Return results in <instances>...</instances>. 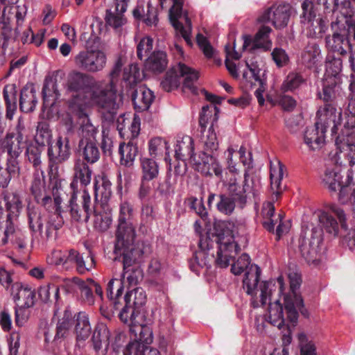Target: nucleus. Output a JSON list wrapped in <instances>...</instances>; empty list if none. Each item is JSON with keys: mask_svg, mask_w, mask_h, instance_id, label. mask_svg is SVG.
<instances>
[{"mask_svg": "<svg viewBox=\"0 0 355 355\" xmlns=\"http://www.w3.org/2000/svg\"><path fill=\"white\" fill-rule=\"evenodd\" d=\"M69 110L78 118V121L76 123L73 121L74 132L77 131L80 140L85 142L96 141L98 129L91 123L85 113L83 98L79 95L73 96L69 101Z\"/></svg>", "mask_w": 355, "mask_h": 355, "instance_id": "9b49d317", "label": "nucleus"}, {"mask_svg": "<svg viewBox=\"0 0 355 355\" xmlns=\"http://www.w3.org/2000/svg\"><path fill=\"white\" fill-rule=\"evenodd\" d=\"M302 9L300 22L307 37L322 38L328 29V20L317 15L315 8L311 3H308L306 1L302 3Z\"/></svg>", "mask_w": 355, "mask_h": 355, "instance_id": "f3484780", "label": "nucleus"}, {"mask_svg": "<svg viewBox=\"0 0 355 355\" xmlns=\"http://www.w3.org/2000/svg\"><path fill=\"white\" fill-rule=\"evenodd\" d=\"M201 141L203 144V151L208 153H214L218 148V142L216 137V133L214 128V123L209 129L205 132L201 133Z\"/></svg>", "mask_w": 355, "mask_h": 355, "instance_id": "bf43d9fd", "label": "nucleus"}, {"mask_svg": "<svg viewBox=\"0 0 355 355\" xmlns=\"http://www.w3.org/2000/svg\"><path fill=\"white\" fill-rule=\"evenodd\" d=\"M110 337V333L107 325L103 322L97 323L92 338L93 349L96 353L105 354L107 352Z\"/></svg>", "mask_w": 355, "mask_h": 355, "instance_id": "2f4dec72", "label": "nucleus"}, {"mask_svg": "<svg viewBox=\"0 0 355 355\" xmlns=\"http://www.w3.org/2000/svg\"><path fill=\"white\" fill-rule=\"evenodd\" d=\"M138 153L137 144L133 139H130L128 143H121L119 146L121 164L127 167L132 166Z\"/></svg>", "mask_w": 355, "mask_h": 355, "instance_id": "ea45409f", "label": "nucleus"}, {"mask_svg": "<svg viewBox=\"0 0 355 355\" xmlns=\"http://www.w3.org/2000/svg\"><path fill=\"white\" fill-rule=\"evenodd\" d=\"M31 191L35 200L37 198H42V196L47 193L44 171L34 173Z\"/></svg>", "mask_w": 355, "mask_h": 355, "instance_id": "e2e57ef3", "label": "nucleus"}, {"mask_svg": "<svg viewBox=\"0 0 355 355\" xmlns=\"http://www.w3.org/2000/svg\"><path fill=\"white\" fill-rule=\"evenodd\" d=\"M67 89L68 92L76 93L72 95L68 102L73 96L79 95L83 98L84 106L85 101L83 96L78 94V92H89L91 102L101 110L104 117L107 116V103L104 98L105 92L102 91V86L100 85L93 76L84 72L73 71L68 76Z\"/></svg>", "mask_w": 355, "mask_h": 355, "instance_id": "39448f33", "label": "nucleus"}, {"mask_svg": "<svg viewBox=\"0 0 355 355\" xmlns=\"http://www.w3.org/2000/svg\"><path fill=\"white\" fill-rule=\"evenodd\" d=\"M326 71L324 78H338L341 80L340 72L343 69V60L340 55L328 53L326 58Z\"/></svg>", "mask_w": 355, "mask_h": 355, "instance_id": "864d4df0", "label": "nucleus"}, {"mask_svg": "<svg viewBox=\"0 0 355 355\" xmlns=\"http://www.w3.org/2000/svg\"><path fill=\"white\" fill-rule=\"evenodd\" d=\"M318 120L314 125L307 127L304 135V143L310 149L315 150L320 149L324 143V134L328 128L331 129V135H336L338 126L341 123H330L328 119L327 123L320 121V117L317 114Z\"/></svg>", "mask_w": 355, "mask_h": 355, "instance_id": "aec40b11", "label": "nucleus"}, {"mask_svg": "<svg viewBox=\"0 0 355 355\" xmlns=\"http://www.w3.org/2000/svg\"><path fill=\"white\" fill-rule=\"evenodd\" d=\"M122 66L121 59H118L109 73V83L105 87H102V91L105 92L104 98L107 103V116H105V119L108 121H112L114 119L120 105V100L118 101L116 83L121 72Z\"/></svg>", "mask_w": 355, "mask_h": 355, "instance_id": "a211bd4d", "label": "nucleus"}, {"mask_svg": "<svg viewBox=\"0 0 355 355\" xmlns=\"http://www.w3.org/2000/svg\"><path fill=\"white\" fill-rule=\"evenodd\" d=\"M143 180L148 182L156 178L159 174V166L151 158L144 157L141 159Z\"/></svg>", "mask_w": 355, "mask_h": 355, "instance_id": "680f3d73", "label": "nucleus"}, {"mask_svg": "<svg viewBox=\"0 0 355 355\" xmlns=\"http://www.w3.org/2000/svg\"><path fill=\"white\" fill-rule=\"evenodd\" d=\"M214 233L199 241V250L195 252L189 260L191 270L199 272L202 268H209L214 263L218 267L227 268L241 251L234 241L232 231L223 221L216 223Z\"/></svg>", "mask_w": 355, "mask_h": 355, "instance_id": "f257e3e1", "label": "nucleus"}, {"mask_svg": "<svg viewBox=\"0 0 355 355\" xmlns=\"http://www.w3.org/2000/svg\"><path fill=\"white\" fill-rule=\"evenodd\" d=\"M94 189L96 198L101 196V198L106 200L112 195V183L105 175L98 176L95 179Z\"/></svg>", "mask_w": 355, "mask_h": 355, "instance_id": "052dcab7", "label": "nucleus"}, {"mask_svg": "<svg viewBox=\"0 0 355 355\" xmlns=\"http://www.w3.org/2000/svg\"><path fill=\"white\" fill-rule=\"evenodd\" d=\"M4 209L0 205V245H6L10 241L15 227L11 219L10 214L6 216Z\"/></svg>", "mask_w": 355, "mask_h": 355, "instance_id": "3c124183", "label": "nucleus"}, {"mask_svg": "<svg viewBox=\"0 0 355 355\" xmlns=\"http://www.w3.org/2000/svg\"><path fill=\"white\" fill-rule=\"evenodd\" d=\"M173 3L177 8L175 11H173L171 9L170 10L169 19L171 24L173 28L180 33L186 42L189 45H191L192 42L190 38L191 20L186 17V23L189 26V29H187L178 20L182 15L183 1L182 0H173Z\"/></svg>", "mask_w": 355, "mask_h": 355, "instance_id": "7c9ffc66", "label": "nucleus"}, {"mask_svg": "<svg viewBox=\"0 0 355 355\" xmlns=\"http://www.w3.org/2000/svg\"><path fill=\"white\" fill-rule=\"evenodd\" d=\"M38 204L44 207L49 212L53 213L58 219L61 218V202L60 196L52 195L50 192L42 196V198L35 200Z\"/></svg>", "mask_w": 355, "mask_h": 355, "instance_id": "de8ad7c7", "label": "nucleus"}, {"mask_svg": "<svg viewBox=\"0 0 355 355\" xmlns=\"http://www.w3.org/2000/svg\"><path fill=\"white\" fill-rule=\"evenodd\" d=\"M342 81L338 78H324L321 88L318 89L317 97L324 103L323 107L318 110L320 121L327 123H341L342 112L337 109L338 103L343 97Z\"/></svg>", "mask_w": 355, "mask_h": 355, "instance_id": "20e7f679", "label": "nucleus"}, {"mask_svg": "<svg viewBox=\"0 0 355 355\" xmlns=\"http://www.w3.org/2000/svg\"><path fill=\"white\" fill-rule=\"evenodd\" d=\"M53 259L56 266H62L67 270L76 267L77 272L80 275L85 274L96 266L94 257L92 254H80L73 249L64 252L55 251Z\"/></svg>", "mask_w": 355, "mask_h": 355, "instance_id": "f8f14e48", "label": "nucleus"}, {"mask_svg": "<svg viewBox=\"0 0 355 355\" xmlns=\"http://www.w3.org/2000/svg\"><path fill=\"white\" fill-rule=\"evenodd\" d=\"M284 165L280 162L277 164V167L270 166V187L277 200L282 195L284 187L282 185V180L284 174Z\"/></svg>", "mask_w": 355, "mask_h": 355, "instance_id": "a18cd8bd", "label": "nucleus"}, {"mask_svg": "<svg viewBox=\"0 0 355 355\" xmlns=\"http://www.w3.org/2000/svg\"><path fill=\"white\" fill-rule=\"evenodd\" d=\"M215 203L217 210L225 215H230L235 209L236 202L229 194L210 193L207 199L209 208Z\"/></svg>", "mask_w": 355, "mask_h": 355, "instance_id": "72a5a7b5", "label": "nucleus"}, {"mask_svg": "<svg viewBox=\"0 0 355 355\" xmlns=\"http://www.w3.org/2000/svg\"><path fill=\"white\" fill-rule=\"evenodd\" d=\"M136 19L142 20L147 26L156 25L158 21L157 9L148 4L146 13H144V6H137L132 11Z\"/></svg>", "mask_w": 355, "mask_h": 355, "instance_id": "5fc2aeb1", "label": "nucleus"}, {"mask_svg": "<svg viewBox=\"0 0 355 355\" xmlns=\"http://www.w3.org/2000/svg\"><path fill=\"white\" fill-rule=\"evenodd\" d=\"M124 306L119 313V319L123 323L139 322L138 318H143L141 311L146 302V295L141 288H135L128 291L123 297Z\"/></svg>", "mask_w": 355, "mask_h": 355, "instance_id": "2eb2a0df", "label": "nucleus"}, {"mask_svg": "<svg viewBox=\"0 0 355 355\" xmlns=\"http://www.w3.org/2000/svg\"><path fill=\"white\" fill-rule=\"evenodd\" d=\"M149 254H144L141 257L139 261L135 262L131 266H128L127 268H124V264H123V279L126 277L128 284L132 285H137L139 281L143 279L142 270L139 268H134V266L138 263H140L143 261L144 259L148 257Z\"/></svg>", "mask_w": 355, "mask_h": 355, "instance_id": "6e6d98bb", "label": "nucleus"}, {"mask_svg": "<svg viewBox=\"0 0 355 355\" xmlns=\"http://www.w3.org/2000/svg\"><path fill=\"white\" fill-rule=\"evenodd\" d=\"M275 208L272 202H268L263 207L262 213L265 220L262 223L263 227L270 232H274L275 226L279 223L276 229L277 240H279L284 233L283 223H282L284 217L283 214L275 215Z\"/></svg>", "mask_w": 355, "mask_h": 355, "instance_id": "bb28decb", "label": "nucleus"}, {"mask_svg": "<svg viewBox=\"0 0 355 355\" xmlns=\"http://www.w3.org/2000/svg\"><path fill=\"white\" fill-rule=\"evenodd\" d=\"M65 136H59L55 143L48 146V166L51 173H59L60 168L71 156V138L74 133L75 125L73 117H68L64 123Z\"/></svg>", "mask_w": 355, "mask_h": 355, "instance_id": "0eeeda50", "label": "nucleus"}, {"mask_svg": "<svg viewBox=\"0 0 355 355\" xmlns=\"http://www.w3.org/2000/svg\"><path fill=\"white\" fill-rule=\"evenodd\" d=\"M272 29L268 26H261L253 38V49H261L268 51L271 49L272 41L270 40V33Z\"/></svg>", "mask_w": 355, "mask_h": 355, "instance_id": "8fccbe9b", "label": "nucleus"}, {"mask_svg": "<svg viewBox=\"0 0 355 355\" xmlns=\"http://www.w3.org/2000/svg\"><path fill=\"white\" fill-rule=\"evenodd\" d=\"M140 78L139 68L132 64L125 68L121 80V93L131 97L134 109L137 112L148 110L154 101L153 92L144 85H138Z\"/></svg>", "mask_w": 355, "mask_h": 355, "instance_id": "7ed1b4c3", "label": "nucleus"}, {"mask_svg": "<svg viewBox=\"0 0 355 355\" xmlns=\"http://www.w3.org/2000/svg\"><path fill=\"white\" fill-rule=\"evenodd\" d=\"M277 290V295L284 294V278L279 276L276 280L262 282L260 285V297L262 306L268 303L269 304V322L277 326L281 329L285 327V319L284 318L283 306L279 303V299H275L272 303L273 294Z\"/></svg>", "mask_w": 355, "mask_h": 355, "instance_id": "423d86ee", "label": "nucleus"}, {"mask_svg": "<svg viewBox=\"0 0 355 355\" xmlns=\"http://www.w3.org/2000/svg\"><path fill=\"white\" fill-rule=\"evenodd\" d=\"M87 164L80 159H78L74 165V180L71 183V187H74L75 184L78 182L84 187L90 183L92 171Z\"/></svg>", "mask_w": 355, "mask_h": 355, "instance_id": "79ce46f5", "label": "nucleus"}, {"mask_svg": "<svg viewBox=\"0 0 355 355\" xmlns=\"http://www.w3.org/2000/svg\"><path fill=\"white\" fill-rule=\"evenodd\" d=\"M321 58L320 49L315 43H309L301 55L302 64L309 69L315 67Z\"/></svg>", "mask_w": 355, "mask_h": 355, "instance_id": "49530a36", "label": "nucleus"}, {"mask_svg": "<svg viewBox=\"0 0 355 355\" xmlns=\"http://www.w3.org/2000/svg\"><path fill=\"white\" fill-rule=\"evenodd\" d=\"M184 77L183 87L189 89L192 93L197 94L198 89L194 86V82L198 79V73L184 63L180 62L176 69L166 72L164 80L161 82L162 88L166 92L178 88L181 83V78Z\"/></svg>", "mask_w": 355, "mask_h": 355, "instance_id": "ddd939ff", "label": "nucleus"}, {"mask_svg": "<svg viewBox=\"0 0 355 355\" xmlns=\"http://www.w3.org/2000/svg\"><path fill=\"white\" fill-rule=\"evenodd\" d=\"M73 282L80 290V297L83 301L89 306L94 305L95 297L92 288L90 278L84 281L78 277H75L73 278Z\"/></svg>", "mask_w": 355, "mask_h": 355, "instance_id": "4d7b16f0", "label": "nucleus"}, {"mask_svg": "<svg viewBox=\"0 0 355 355\" xmlns=\"http://www.w3.org/2000/svg\"><path fill=\"white\" fill-rule=\"evenodd\" d=\"M168 149V144L166 140L161 137H155L151 139L148 142V150L150 155L157 157L162 155L164 150Z\"/></svg>", "mask_w": 355, "mask_h": 355, "instance_id": "774afa93", "label": "nucleus"}, {"mask_svg": "<svg viewBox=\"0 0 355 355\" xmlns=\"http://www.w3.org/2000/svg\"><path fill=\"white\" fill-rule=\"evenodd\" d=\"M291 15V5L284 3L278 6L274 5L266 9L263 13L259 16L258 20L259 22L262 23L271 21L275 28L281 29L288 25Z\"/></svg>", "mask_w": 355, "mask_h": 355, "instance_id": "393cba45", "label": "nucleus"}, {"mask_svg": "<svg viewBox=\"0 0 355 355\" xmlns=\"http://www.w3.org/2000/svg\"><path fill=\"white\" fill-rule=\"evenodd\" d=\"M3 96L6 108V117L11 121L17 107L15 85H6L3 87Z\"/></svg>", "mask_w": 355, "mask_h": 355, "instance_id": "c03bdc74", "label": "nucleus"}, {"mask_svg": "<svg viewBox=\"0 0 355 355\" xmlns=\"http://www.w3.org/2000/svg\"><path fill=\"white\" fill-rule=\"evenodd\" d=\"M305 83V78L300 73H289L284 81L282 89L284 92H292Z\"/></svg>", "mask_w": 355, "mask_h": 355, "instance_id": "69168bd1", "label": "nucleus"}, {"mask_svg": "<svg viewBox=\"0 0 355 355\" xmlns=\"http://www.w3.org/2000/svg\"><path fill=\"white\" fill-rule=\"evenodd\" d=\"M284 307L287 314V320L292 323L293 327H295L297 322L298 311L304 318H308L309 317V312L304 307L302 296H294V298H291L290 296H285Z\"/></svg>", "mask_w": 355, "mask_h": 355, "instance_id": "c756f323", "label": "nucleus"}, {"mask_svg": "<svg viewBox=\"0 0 355 355\" xmlns=\"http://www.w3.org/2000/svg\"><path fill=\"white\" fill-rule=\"evenodd\" d=\"M76 322L75 331L78 341L76 346L80 347L79 343L88 338L91 334L92 328L88 315L84 312L78 313Z\"/></svg>", "mask_w": 355, "mask_h": 355, "instance_id": "09e8293b", "label": "nucleus"}, {"mask_svg": "<svg viewBox=\"0 0 355 355\" xmlns=\"http://www.w3.org/2000/svg\"><path fill=\"white\" fill-rule=\"evenodd\" d=\"M3 202L6 208V215L10 214L11 219L13 216H17L22 208V202L19 195L16 192L4 191L2 193Z\"/></svg>", "mask_w": 355, "mask_h": 355, "instance_id": "603ef678", "label": "nucleus"}, {"mask_svg": "<svg viewBox=\"0 0 355 355\" xmlns=\"http://www.w3.org/2000/svg\"><path fill=\"white\" fill-rule=\"evenodd\" d=\"M69 212L73 220L87 223L93 212L91 197L85 189L80 193V200L78 199L77 192H73L69 200Z\"/></svg>", "mask_w": 355, "mask_h": 355, "instance_id": "5701e85b", "label": "nucleus"}, {"mask_svg": "<svg viewBox=\"0 0 355 355\" xmlns=\"http://www.w3.org/2000/svg\"><path fill=\"white\" fill-rule=\"evenodd\" d=\"M87 33H83L80 40L85 42L86 49L80 51L75 57L74 62L77 67L89 73L101 71L107 63L106 54L101 50L92 49Z\"/></svg>", "mask_w": 355, "mask_h": 355, "instance_id": "1a4fd4ad", "label": "nucleus"}, {"mask_svg": "<svg viewBox=\"0 0 355 355\" xmlns=\"http://www.w3.org/2000/svg\"><path fill=\"white\" fill-rule=\"evenodd\" d=\"M28 137L26 130L20 121L16 125L14 131L6 134L2 141L3 151L8 156L19 157L24 149L28 146Z\"/></svg>", "mask_w": 355, "mask_h": 355, "instance_id": "4be33fe9", "label": "nucleus"}, {"mask_svg": "<svg viewBox=\"0 0 355 355\" xmlns=\"http://www.w3.org/2000/svg\"><path fill=\"white\" fill-rule=\"evenodd\" d=\"M193 140L189 136H184L181 141H178L175 146V157L178 160L184 161L189 159L193 163V158L198 157L193 153Z\"/></svg>", "mask_w": 355, "mask_h": 355, "instance_id": "4c0bfd02", "label": "nucleus"}, {"mask_svg": "<svg viewBox=\"0 0 355 355\" xmlns=\"http://www.w3.org/2000/svg\"><path fill=\"white\" fill-rule=\"evenodd\" d=\"M52 138L51 130L49 125L44 121L39 122L37 126L36 135L33 144H37L45 148L46 145H51Z\"/></svg>", "mask_w": 355, "mask_h": 355, "instance_id": "13d9d810", "label": "nucleus"}, {"mask_svg": "<svg viewBox=\"0 0 355 355\" xmlns=\"http://www.w3.org/2000/svg\"><path fill=\"white\" fill-rule=\"evenodd\" d=\"M10 294L17 305L33 307L36 300L35 290L21 283H14L10 287Z\"/></svg>", "mask_w": 355, "mask_h": 355, "instance_id": "cd10ccee", "label": "nucleus"}, {"mask_svg": "<svg viewBox=\"0 0 355 355\" xmlns=\"http://www.w3.org/2000/svg\"><path fill=\"white\" fill-rule=\"evenodd\" d=\"M15 33L11 26L6 22L2 23L0 26V48L3 52L8 49L9 45L15 41Z\"/></svg>", "mask_w": 355, "mask_h": 355, "instance_id": "0e129e2a", "label": "nucleus"}, {"mask_svg": "<svg viewBox=\"0 0 355 355\" xmlns=\"http://www.w3.org/2000/svg\"><path fill=\"white\" fill-rule=\"evenodd\" d=\"M234 260L235 259L230 260L233 261L231 267L232 272L239 275L246 270L243 280V288L248 295H255L258 291L257 285L261 275L260 268L256 264H250V257L246 253L242 254L236 261Z\"/></svg>", "mask_w": 355, "mask_h": 355, "instance_id": "9d476101", "label": "nucleus"}, {"mask_svg": "<svg viewBox=\"0 0 355 355\" xmlns=\"http://www.w3.org/2000/svg\"><path fill=\"white\" fill-rule=\"evenodd\" d=\"M249 177L248 170H245L242 185L238 183L236 177H231L226 180H223L224 185L227 188L228 194L241 208L244 207L248 200H252V199L255 200L259 193L254 180L252 179L250 183Z\"/></svg>", "mask_w": 355, "mask_h": 355, "instance_id": "4468645a", "label": "nucleus"}, {"mask_svg": "<svg viewBox=\"0 0 355 355\" xmlns=\"http://www.w3.org/2000/svg\"><path fill=\"white\" fill-rule=\"evenodd\" d=\"M37 103L36 90L33 85H26L20 92L19 109L21 112L29 113L33 112Z\"/></svg>", "mask_w": 355, "mask_h": 355, "instance_id": "f704fd0d", "label": "nucleus"}, {"mask_svg": "<svg viewBox=\"0 0 355 355\" xmlns=\"http://www.w3.org/2000/svg\"><path fill=\"white\" fill-rule=\"evenodd\" d=\"M322 241V230L313 227L310 237L300 234L298 240V251L307 263L317 264L319 261L320 245Z\"/></svg>", "mask_w": 355, "mask_h": 355, "instance_id": "6ab92c4d", "label": "nucleus"}, {"mask_svg": "<svg viewBox=\"0 0 355 355\" xmlns=\"http://www.w3.org/2000/svg\"><path fill=\"white\" fill-rule=\"evenodd\" d=\"M142 318H137L139 322L129 321L127 323L130 333L134 334L136 338L125 345L123 355H145L148 349V345L153 341V333L147 325L141 323Z\"/></svg>", "mask_w": 355, "mask_h": 355, "instance_id": "dca6fc26", "label": "nucleus"}, {"mask_svg": "<svg viewBox=\"0 0 355 355\" xmlns=\"http://www.w3.org/2000/svg\"><path fill=\"white\" fill-rule=\"evenodd\" d=\"M60 288L58 286L55 285H49L46 286L40 287L38 291V295L42 301L45 303L49 302H51V294L53 295V298L55 301V306L58 303V300L60 299Z\"/></svg>", "mask_w": 355, "mask_h": 355, "instance_id": "338daca9", "label": "nucleus"}, {"mask_svg": "<svg viewBox=\"0 0 355 355\" xmlns=\"http://www.w3.org/2000/svg\"><path fill=\"white\" fill-rule=\"evenodd\" d=\"M124 286L121 279H112L106 288L107 297L112 302L115 310H119L122 305L120 300L122 299Z\"/></svg>", "mask_w": 355, "mask_h": 355, "instance_id": "58836bf2", "label": "nucleus"}, {"mask_svg": "<svg viewBox=\"0 0 355 355\" xmlns=\"http://www.w3.org/2000/svg\"><path fill=\"white\" fill-rule=\"evenodd\" d=\"M44 150L45 148L37 144H33V141L30 142L26 148V159L32 165L35 172L43 171V153Z\"/></svg>", "mask_w": 355, "mask_h": 355, "instance_id": "c9c22d12", "label": "nucleus"}, {"mask_svg": "<svg viewBox=\"0 0 355 355\" xmlns=\"http://www.w3.org/2000/svg\"><path fill=\"white\" fill-rule=\"evenodd\" d=\"M78 151L85 162L94 164L100 158V151L94 141L85 142L79 140Z\"/></svg>", "mask_w": 355, "mask_h": 355, "instance_id": "37998d69", "label": "nucleus"}, {"mask_svg": "<svg viewBox=\"0 0 355 355\" xmlns=\"http://www.w3.org/2000/svg\"><path fill=\"white\" fill-rule=\"evenodd\" d=\"M60 96L56 78L46 76L42 87L43 110L52 107Z\"/></svg>", "mask_w": 355, "mask_h": 355, "instance_id": "473e14b6", "label": "nucleus"}, {"mask_svg": "<svg viewBox=\"0 0 355 355\" xmlns=\"http://www.w3.org/2000/svg\"><path fill=\"white\" fill-rule=\"evenodd\" d=\"M342 172L340 166L335 164L328 165L322 176V182L330 191L336 192L338 190L339 201L343 204L350 202L355 214V187L352 188L350 186L352 178L347 173L345 182L342 180Z\"/></svg>", "mask_w": 355, "mask_h": 355, "instance_id": "6e6552de", "label": "nucleus"}, {"mask_svg": "<svg viewBox=\"0 0 355 355\" xmlns=\"http://www.w3.org/2000/svg\"><path fill=\"white\" fill-rule=\"evenodd\" d=\"M325 45L328 53H337L338 55H345L348 51L352 52V49L349 40L344 37L339 31L325 37Z\"/></svg>", "mask_w": 355, "mask_h": 355, "instance_id": "c85d7f7f", "label": "nucleus"}, {"mask_svg": "<svg viewBox=\"0 0 355 355\" xmlns=\"http://www.w3.org/2000/svg\"><path fill=\"white\" fill-rule=\"evenodd\" d=\"M338 159L344 158L349 166L355 164V132L350 129H342L335 140Z\"/></svg>", "mask_w": 355, "mask_h": 355, "instance_id": "b1692460", "label": "nucleus"}, {"mask_svg": "<svg viewBox=\"0 0 355 355\" xmlns=\"http://www.w3.org/2000/svg\"><path fill=\"white\" fill-rule=\"evenodd\" d=\"M319 222L322 228L328 233L337 236L339 227L347 229L346 215L343 209L336 205H332L320 212Z\"/></svg>", "mask_w": 355, "mask_h": 355, "instance_id": "412c9836", "label": "nucleus"}, {"mask_svg": "<svg viewBox=\"0 0 355 355\" xmlns=\"http://www.w3.org/2000/svg\"><path fill=\"white\" fill-rule=\"evenodd\" d=\"M127 8L126 0H116L115 12H112L110 10H106L105 20L106 24L114 28H118L123 26L125 21L123 13Z\"/></svg>", "mask_w": 355, "mask_h": 355, "instance_id": "e433bc0d", "label": "nucleus"}, {"mask_svg": "<svg viewBox=\"0 0 355 355\" xmlns=\"http://www.w3.org/2000/svg\"><path fill=\"white\" fill-rule=\"evenodd\" d=\"M193 164L195 170L203 175L212 176L215 175L217 178L223 179L222 167L213 153L200 152L198 157L193 158Z\"/></svg>", "mask_w": 355, "mask_h": 355, "instance_id": "a878e982", "label": "nucleus"}, {"mask_svg": "<svg viewBox=\"0 0 355 355\" xmlns=\"http://www.w3.org/2000/svg\"><path fill=\"white\" fill-rule=\"evenodd\" d=\"M168 59L165 51H155L146 59L145 68L155 73H162L167 67Z\"/></svg>", "mask_w": 355, "mask_h": 355, "instance_id": "a19ab883", "label": "nucleus"}, {"mask_svg": "<svg viewBox=\"0 0 355 355\" xmlns=\"http://www.w3.org/2000/svg\"><path fill=\"white\" fill-rule=\"evenodd\" d=\"M132 205L127 202L120 204L115 231L114 261L122 262L127 268L139 260L144 254H150L152 246L145 241H136Z\"/></svg>", "mask_w": 355, "mask_h": 355, "instance_id": "f03ea898", "label": "nucleus"}]
</instances>
